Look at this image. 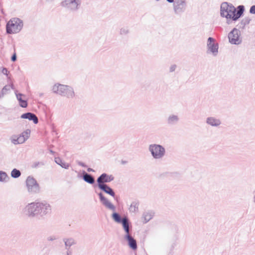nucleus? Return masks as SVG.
Returning <instances> with one entry per match:
<instances>
[{
    "instance_id": "obj_1",
    "label": "nucleus",
    "mask_w": 255,
    "mask_h": 255,
    "mask_svg": "<svg viewBox=\"0 0 255 255\" xmlns=\"http://www.w3.org/2000/svg\"><path fill=\"white\" fill-rule=\"evenodd\" d=\"M23 27V22L16 17L10 19L6 25V32L8 34H15L19 32Z\"/></svg>"
},
{
    "instance_id": "obj_2",
    "label": "nucleus",
    "mask_w": 255,
    "mask_h": 255,
    "mask_svg": "<svg viewBox=\"0 0 255 255\" xmlns=\"http://www.w3.org/2000/svg\"><path fill=\"white\" fill-rule=\"evenodd\" d=\"M221 14L228 19L236 20L235 19L236 8L226 2L222 3L221 6Z\"/></svg>"
},
{
    "instance_id": "obj_3",
    "label": "nucleus",
    "mask_w": 255,
    "mask_h": 255,
    "mask_svg": "<svg viewBox=\"0 0 255 255\" xmlns=\"http://www.w3.org/2000/svg\"><path fill=\"white\" fill-rule=\"evenodd\" d=\"M48 206L42 203H32L27 207V210L29 215H34L39 213H44L45 210L47 209Z\"/></svg>"
},
{
    "instance_id": "obj_4",
    "label": "nucleus",
    "mask_w": 255,
    "mask_h": 255,
    "mask_svg": "<svg viewBox=\"0 0 255 255\" xmlns=\"http://www.w3.org/2000/svg\"><path fill=\"white\" fill-rule=\"evenodd\" d=\"M53 90L57 94L65 95L68 97H72L74 94L71 87L61 84L55 85L53 87Z\"/></svg>"
},
{
    "instance_id": "obj_5",
    "label": "nucleus",
    "mask_w": 255,
    "mask_h": 255,
    "mask_svg": "<svg viewBox=\"0 0 255 255\" xmlns=\"http://www.w3.org/2000/svg\"><path fill=\"white\" fill-rule=\"evenodd\" d=\"M113 179L114 177L112 175H108L105 173L102 174L97 180L100 189L103 191H112V190L105 183L109 182Z\"/></svg>"
},
{
    "instance_id": "obj_6",
    "label": "nucleus",
    "mask_w": 255,
    "mask_h": 255,
    "mask_svg": "<svg viewBox=\"0 0 255 255\" xmlns=\"http://www.w3.org/2000/svg\"><path fill=\"white\" fill-rule=\"evenodd\" d=\"M150 150L154 158H161L164 154L165 150L159 145H151L149 147Z\"/></svg>"
},
{
    "instance_id": "obj_7",
    "label": "nucleus",
    "mask_w": 255,
    "mask_h": 255,
    "mask_svg": "<svg viewBox=\"0 0 255 255\" xmlns=\"http://www.w3.org/2000/svg\"><path fill=\"white\" fill-rule=\"evenodd\" d=\"M30 132V130H26L18 136H13L11 139L12 142L14 144L23 143L28 138Z\"/></svg>"
},
{
    "instance_id": "obj_8",
    "label": "nucleus",
    "mask_w": 255,
    "mask_h": 255,
    "mask_svg": "<svg viewBox=\"0 0 255 255\" xmlns=\"http://www.w3.org/2000/svg\"><path fill=\"white\" fill-rule=\"evenodd\" d=\"M229 41L232 44H238L241 42L240 31L234 28L229 34Z\"/></svg>"
},
{
    "instance_id": "obj_9",
    "label": "nucleus",
    "mask_w": 255,
    "mask_h": 255,
    "mask_svg": "<svg viewBox=\"0 0 255 255\" xmlns=\"http://www.w3.org/2000/svg\"><path fill=\"white\" fill-rule=\"evenodd\" d=\"M79 3L76 0H64L62 2V5L71 10L76 9Z\"/></svg>"
},
{
    "instance_id": "obj_10",
    "label": "nucleus",
    "mask_w": 255,
    "mask_h": 255,
    "mask_svg": "<svg viewBox=\"0 0 255 255\" xmlns=\"http://www.w3.org/2000/svg\"><path fill=\"white\" fill-rule=\"evenodd\" d=\"M26 183L28 190L37 191L39 189L36 181L32 177H28L26 179Z\"/></svg>"
},
{
    "instance_id": "obj_11",
    "label": "nucleus",
    "mask_w": 255,
    "mask_h": 255,
    "mask_svg": "<svg viewBox=\"0 0 255 255\" xmlns=\"http://www.w3.org/2000/svg\"><path fill=\"white\" fill-rule=\"evenodd\" d=\"M208 47L209 50L213 54H216L218 52V45L214 43V39L212 37L208 38Z\"/></svg>"
},
{
    "instance_id": "obj_12",
    "label": "nucleus",
    "mask_w": 255,
    "mask_h": 255,
    "mask_svg": "<svg viewBox=\"0 0 255 255\" xmlns=\"http://www.w3.org/2000/svg\"><path fill=\"white\" fill-rule=\"evenodd\" d=\"M21 118L22 119H27L29 120H32L35 124H37L38 123V119L37 117L34 114L31 113H27L22 114L21 116Z\"/></svg>"
},
{
    "instance_id": "obj_13",
    "label": "nucleus",
    "mask_w": 255,
    "mask_h": 255,
    "mask_svg": "<svg viewBox=\"0 0 255 255\" xmlns=\"http://www.w3.org/2000/svg\"><path fill=\"white\" fill-rule=\"evenodd\" d=\"M16 95L20 106L22 108H26L27 106V103L25 99V96L21 94H16Z\"/></svg>"
},
{
    "instance_id": "obj_14",
    "label": "nucleus",
    "mask_w": 255,
    "mask_h": 255,
    "mask_svg": "<svg viewBox=\"0 0 255 255\" xmlns=\"http://www.w3.org/2000/svg\"><path fill=\"white\" fill-rule=\"evenodd\" d=\"M127 239L128 242V245L133 250H136L137 248L136 241L132 238L129 234L126 235Z\"/></svg>"
},
{
    "instance_id": "obj_15",
    "label": "nucleus",
    "mask_w": 255,
    "mask_h": 255,
    "mask_svg": "<svg viewBox=\"0 0 255 255\" xmlns=\"http://www.w3.org/2000/svg\"><path fill=\"white\" fill-rule=\"evenodd\" d=\"M101 201L107 207L110 209H113V205L103 196L101 193L99 194Z\"/></svg>"
},
{
    "instance_id": "obj_16",
    "label": "nucleus",
    "mask_w": 255,
    "mask_h": 255,
    "mask_svg": "<svg viewBox=\"0 0 255 255\" xmlns=\"http://www.w3.org/2000/svg\"><path fill=\"white\" fill-rule=\"evenodd\" d=\"M207 122L208 124L213 126H217L220 124V121L214 118H209Z\"/></svg>"
},
{
    "instance_id": "obj_17",
    "label": "nucleus",
    "mask_w": 255,
    "mask_h": 255,
    "mask_svg": "<svg viewBox=\"0 0 255 255\" xmlns=\"http://www.w3.org/2000/svg\"><path fill=\"white\" fill-rule=\"evenodd\" d=\"M121 223H122L123 226L126 232L127 235L129 234V224L127 218H123Z\"/></svg>"
},
{
    "instance_id": "obj_18",
    "label": "nucleus",
    "mask_w": 255,
    "mask_h": 255,
    "mask_svg": "<svg viewBox=\"0 0 255 255\" xmlns=\"http://www.w3.org/2000/svg\"><path fill=\"white\" fill-rule=\"evenodd\" d=\"M8 179L9 177L5 172L0 171V182H6Z\"/></svg>"
},
{
    "instance_id": "obj_19",
    "label": "nucleus",
    "mask_w": 255,
    "mask_h": 255,
    "mask_svg": "<svg viewBox=\"0 0 255 255\" xmlns=\"http://www.w3.org/2000/svg\"><path fill=\"white\" fill-rule=\"evenodd\" d=\"M238 8L239 10L237 11H236L235 19H236L239 18L243 13L244 11V6L240 5L238 6Z\"/></svg>"
},
{
    "instance_id": "obj_20",
    "label": "nucleus",
    "mask_w": 255,
    "mask_h": 255,
    "mask_svg": "<svg viewBox=\"0 0 255 255\" xmlns=\"http://www.w3.org/2000/svg\"><path fill=\"white\" fill-rule=\"evenodd\" d=\"M84 179L86 182H87L89 183H93L94 182V178H93V177L91 175H90L89 174H85L84 176Z\"/></svg>"
},
{
    "instance_id": "obj_21",
    "label": "nucleus",
    "mask_w": 255,
    "mask_h": 255,
    "mask_svg": "<svg viewBox=\"0 0 255 255\" xmlns=\"http://www.w3.org/2000/svg\"><path fill=\"white\" fill-rule=\"evenodd\" d=\"M21 175V173L19 170L16 169H13L11 172V176L13 178H17Z\"/></svg>"
},
{
    "instance_id": "obj_22",
    "label": "nucleus",
    "mask_w": 255,
    "mask_h": 255,
    "mask_svg": "<svg viewBox=\"0 0 255 255\" xmlns=\"http://www.w3.org/2000/svg\"><path fill=\"white\" fill-rule=\"evenodd\" d=\"M112 217L115 222L119 223L122 222V220H121V217L118 214L115 213L113 214Z\"/></svg>"
},
{
    "instance_id": "obj_23",
    "label": "nucleus",
    "mask_w": 255,
    "mask_h": 255,
    "mask_svg": "<svg viewBox=\"0 0 255 255\" xmlns=\"http://www.w3.org/2000/svg\"><path fill=\"white\" fill-rule=\"evenodd\" d=\"M250 12L251 13L255 14V5H253L251 7Z\"/></svg>"
},
{
    "instance_id": "obj_24",
    "label": "nucleus",
    "mask_w": 255,
    "mask_h": 255,
    "mask_svg": "<svg viewBox=\"0 0 255 255\" xmlns=\"http://www.w3.org/2000/svg\"><path fill=\"white\" fill-rule=\"evenodd\" d=\"M2 73L4 75H7L9 72L6 68H3L2 70Z\"/></svg>"
},
{
    "instance_id": "obj_25",
    "label": "nucleus",
    "mask_w": 255,
    "mask_h": 255,
    "mask_svg": "<svg viewBox=\"0 0 255 255\" xmlns=\"http://www.w3.org/2000/svg\"><path fill=\"white\" fill-rule=\"evenodd\" d=\"M16 54L15 53H14V54L13 55V56H12L11 57V60L12 61H15L16 60Z\"/></svg>"
},
{
    "instance_id": "obj_26",
    "label": "nucleus",
    "mask_w": 255,
    "mask_h": 255,
    "mask_svg": "<svg viewBox=\"0 0 255 255\" xmlns=\"http://www.w3.org/2000/svg\"><path fill=\"white\" fill-rule=\"evenodd\" d=\"M106 193L110 194L112 196H114V195H115V192H106Z\"/></svg>"
},
{
    "instance_id": "obj_27",
    "label": "nucleus",
    "mask_w": 255,
    "mask_h": 255,
    "mask_svg": "<svg viewBox=\"0 0 255 255\" xmlns=\"http://www.w3.org/2000/svg\"><path fill=\"white\" fill-rule=\"evenodd\" d=\"M58 161H61V160H60V159H57L56 160V162H57V163H58L59 164L61 165L62 166H63L62 164H61L60 163H59V162H58Z\"/></svg>"
},
{
    "instance_id": "obj_28",
    "label": "nucleus",
    "mask_w": 255,
    "mask_h": 255,
    "mask_svg": "<svg viewBox=\"0 0 255 255\" xmlns=\"http://www.w3.org/2000/svg\"><path fill=\"white\" fill-rule=\"evenodd\" d=\"M167 1H168L169 2H172L174 1V0H167Z\"/></svg>"
},
{
    "instance_id": "obj_29",
    "label": "nucleus",
    "mask_w": 255,
    "mask_h": 255,
    "mask_svg": "<svg viewBox=\"0 0 255 255\" xmlns=\"http://www.w3.org/2000/svg\"><path fill=\"white\" fill-rule=\"evenodd\" d=\"M7 89L6 88V87H4L3 89H2V92H4V91L5 90H6Z\"/></svg>"
}]
</instances>
